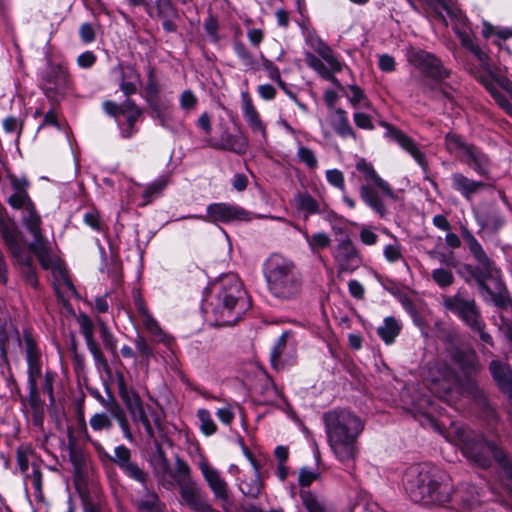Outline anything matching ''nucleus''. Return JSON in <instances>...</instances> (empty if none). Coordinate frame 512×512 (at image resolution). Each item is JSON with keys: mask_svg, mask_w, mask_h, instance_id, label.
Returning a JSON list of instances; mask_svg holds the SVG:
<instances>
[{"mask_svg": "<svg viewBox=\"0 0 512 512\" xmlns=\"http://www.w3.org/2000/svg\"><path fill=\"white\" fill-rule=\"evenodd\" d=\"M451 360L466 376L465 381L461 382L446 362L435 361L429 365L426 376L430 391L450 405L455 404L464 394L478 397L481 392L470 378L479 370L476 354L473 351L456 350Z\"/></svg>", "mask_w": 512, "mask_h": 512, "instance_id": "nucleus-1", "label": "nucleus"}, {"mask_svg": "<svg viewBox=\"0 0 512 512\" xmlns=\"http://www.w3.org/2000/svg\"><path fill=\"white\" fill-rule=\"evenodd\" d=\"M9 179L13 193L8 197V203L13 209L22 211L23 223L34 238L30 244V250L37 256L43 269H50L55 278H59L71 293L76 294V289L66 270L61 263L52 258L49 243L41 234V217L28 195V181L26 178H19L15 175H10Z\"/></svg>", "mask_w": 512, "mask_h": 512, "instance_id": "nucleus-2", "label": "nucleus"}, {"mask_svg": "<svg viewBox=\"0 0 512 512\" xmlns=\"http://www.w3.org/2000/svg\"><path fill=\"white\" fill-rule=\"evenodd\" d=\"M322 420L334 457L346 469H353L360 451L358 439L364 431V421L351 410L344 408L323 413Z\"/></svg>", "mask_w": 512, "mask_h": 512, "instance_id": "nucleus-3", "label": "nucleus"}, {"mask_svg": "<svg viewBox=\"0 0 512 512\" xmlns=\"http://www.w3.org/2000/svg\"><path fill=\"white\" fill-rule=\"evenodd\" d=\"M445 438L458 446L469 461L481 467H488L493 457L501 466L504 485L512 493V463L494 443L486 441L483 435L455 423L446 431Z\"/></svg>", "mask_w": 512, "mask_h": 512, "instance_id": "nucleus-4", "label": "nucleus"}, {"mask_svg": "<svg viewBox=\"0 0 512 512\" xmlns=\"http://www.w3.org/2000/svg\"><path fill=\"white\" fill-rule=\"evenodd\" d=\"M404 487L412 501L424 505L448 503L453 490L449 478L427 463L414 464L406 470Z\"/></svg>", "mask_w": 512, "mask_h": 512, "instance_id": "nucleus-5", "label": "nucleus"}, {"mask_svg": "<svg viewBox=\"0 0 512 512\" xmlns=\"http://www.w3.org/2000/svg\"><path fill=\"white\" fill-rule=\"evenodd\" d=\"M461 234L469 251L480 266L474 273L479 289L489 295L490 300L496 307L507 309L512 305V298L500 269L488 257L482 245L470 230L462 227Z\"/></svg>", "mask_w": 512, "mask_h": 512, "instance_id": "nucleus-6", "label": "nucleus"}, {"mask_svg": "<svg viewBox=\"0 0 512 512\" xmlns=\"http://www.w3.org/2000/svg\"><path fill=\"white\" fill-rule=\"evenodd\" d=\"M263 275L268 290L276 298L292 300L302 291V275L296 264L280 253H273L264 261Z\"/></svg>", "mask_w": 512, "mask_h": 512, "instance_id": "nucleus-7", "label": "nucleus"}, {"mask_svg": "<svg viewBox=\"0 0 512 512\" xmlns=\"http://www.w3.org/2000/svg\"><path fill=\"white\" fill-rule=\"evenodd\" d=\"M216 313L222 325H234L250 308V301L237 275L223 276L217 284Z\"/></svg>", "mask_w": 512, "mask_h": 512, "instance_id": "nucleus-8", "label": "nucleus"}, {"mask_svg": "<svg viewBox=\"0 0 512 512\" xmlns=\"http://www.w3.org/2000/svg\"><path fill=\"white\" fill-rule=\"evenodd\" d=\"M356 169L363 175L365 181L359 189L362 201L380 218H386L388 210L384 199L389 198L396 200L397 195L390 184L382 179L374 167L365 159L362 158L357 161Z\"/></svg>", "mask_w": 512, "mask_h": 512, "instance_id": "nucleus-9", "label": "nucleus"}, {"mask_svg": "<svg viewBox=\"0 0 512 512\" xmlns=\"http://www.w3.org/2000/svg\"><path fill=\"white\" fill-rule=\"evenodd\" d=\"M441 299L446 312L457 316L467 327L477 333L483 342L494 345L492 336L485 331L486 323L473 296L465 290H458L453 295H442Z\"/></svg>", "mask_w": 512, "mask_h": 512, "instance_id": "nucleus-10", "label": "nucleus"}, {"mask_svg": "<svg viewBox=\"0 0 512 512\" xmlns=\"http://www.w3.org/2000/svg\"><path fill=\"white\" fill-rule=\"evenodd\" d=\"M173 482L179 487L181 505L193 512H218L209 502L207 494L192 479L189 465L180 458L175 462Z\"/></svg>", "mask_w": 512, "mask_h": 512, "instance_id": "nucleus-11", "label": "nucleus"}, {"mask_svg": "<svg viewBox=\"0 0 512 512\" xmlns=\"http://www.w3.org/2000/svg\"><path fill=\"white\" fill-rule=\"evenodd\" d=\"M0 235L3 242L14 258L15 262L20 265L21 272L25 282L33 288L38 286V279L32 266L31 259L25 255L21 242L19 230L14 220L8 217L6 210L0 206Z\"/></svg>", "mask_w": 512, "mask_h": 512, "instance_id": "nucleus-12", "label": "nucleus"}, {"mask_svg": "<svg viewBox=\"0 0 512 512\" xmlns=\"http://www.w3.org/2000/svg\"><path fill=\"white\" fill-rule=\"evenodd\" d=\"M455 33L460 39L462 46L468 49L479 61L482 67V72L475 74V78L488 90V92L491 95L496 93V91H498V86L505 90H509L510 81L506 77L496 75L492 72L489 55L474 42L470 29L461 30L459 27H455Z\"/></svg>", "mask_w": 512, "mask_h": 512, "instance_id": "nucleus-13", "label": "nucleus"}, {"mask_svg": "<svg viewBox=\"0 0 512 512\" xmlns=\"http://www.w3.org/2000/svg\"><path fill=\"white\" fill-rule=\"evenodd\" d=\"M125 69L122 63H118L110 70L109 80L111 83L119 86L126 99L121 103L112 100L103 102L104 112L116 121L124 138L128 136L127 128L125 127V124L128 123V82Z\"/></svg>", "mask_w": 512, "mask_h": 512, "instance_id": "nucleus-14", "label": "nucleus"}, {"mask_svg": "<svg viewBox=\"0 0 512 512\" xmlns=\"http://www.w3.org/2000/svg\"><path fill=\"white\" fill-rule=\"evenodd\" d=\"M408 62L418 68L425 76L441 81L449 76L441 60L430 52L418 48L407 51Z\"/></svg>", "mask_w": 512, "mask_h": 512, "instance_id": "nucleus-15", "label": "nucleus"}, {"mask_svg": "<svg viewBox=\"0 0 512 512\" xmlns=\"http://www.w3.org/2000/svg\"><path fill=\"white\" fill-rule=\"evenodd\" d=\"M332 256L337 266L338 273H352L357 270L363 262L360 251L348 237L338 241L332 250Z\"/></svg>", "mask_w": 512, "mask_h": 512, "instance_id": "nucleus-16", "label": "nucleus"}, {"mask_svg": "<svg viewBox=\"0 0 512 512\" xmlns=\"http://www.w3.org/2000/svg\"><path fill=\"white\" fill-rule=\"evenodd\" d=\"M202 477L213 494L215 502L219 503L224 509L229 505L228 483L221 475L220 471L214 468L206 459L198 463Z\"/></svg>", "mask_w": 512, "mask_h": 512, "instance_id": "nucleus-17", "label": "nucleus"}, {"mask_svg": "<svg viewBox=\"0 0 512 512\" xmlns=\"http://www.w3.org/2000/svg\"><path fill=\"white\" fill-rule=\"evenodd\" d=\"M201 220H208L212 222H250L253 219L252 213L245 209L226 203H213L207 207V218L204 216H193Z\"/></svg>", "mask_w": 512, "mask_h": 512, "instance_id": "nucleus-18", "label": "nucleus"}, {"mask_svg": "<svg viewBox=\"0 0 512 512\" xmlns=\"http://www.w3.org/2000/svg\"><path fill=\"white\" fill-rule=\"evenodd\" d=\"M429 6L433 9L436 18L445 25H448L447 16L454 31L455 27H459L461 30L470 29L467 17L452 0H430Z\"/></svg>", "mask_w": 512, "mask_h": 512, "instance_id": "nucleus-19", "label": "nucleus"}, {"mask_svg": "<svg viewBox=\"0 0 512 512\" xmlns=\"http://www.w3.org/2000/svg\"><path fill=\"white\" fill-rule=\"evenodd\" d=\"M80 332L83 335L87 348L93 356L95 366L98 370L108 371L109 366L100 347L94 340V324L92 320L85 314L79 316L78 319Z\"/></svg>", "mask_w": 512, "mask_h": 512, "instance_id": "nucleus-20", "label": "nucleus"}, {"mask_svg": "<svg viewBox=\"0 0 512 512\" xmlns=\"http://www.w3.org/2000/svg\"><path fill=\"white\" fill-rule=\"evenodd\" d=\"M150 464L162 486L171 489L174 486L173 472L162 447L156 440L155 451L150 456Z\"/></svg>", "mask_w": 512, "mask_h": 512, "instance_id": "nucleus-21", "label": "nucleus"}, {"mask_svg": "<svg viewBox=\"0 0 512 512\" xmlns=\"http://www.w3.org/2000/svg\"><path fill=\"white\" fill-rule=\"evenodd\" d=\"M134 304L136 306L139 320L145 329L156 341L168 342V336L162 331L157 321L150 315L146 308L139 290L133 291Z\"/></svg>", "mask_w": 512, "mask_h": 512, "instance_id": "nucleus-22", "label": "nucleus"}, {"mask_svg": "<svg viewBox=\"0 0 512 512\" xmlns=\"http://www.w3.org/2000/svg\"><path fill=\"white\" fill-rule=\"evenodd\" d=\"M49 89L56 93H64L72 85V79L65 63L49 64V70L44 77Z\"/></svg>", "mask_w": 512, "mask_h": 512, "instance_id": "nucleus-23", "label": "nucleus"}, {"mask_svg": "<svg viewBox=\"0 0 512 512\" xmlns=\"http://www.w3.org/2000/svg\"><path fill=\"white\" fill-rule=\"evenodd\" d=\"M241 108L243 116L253 133H259L263 140L267 139V127L261 119L259 112L253 104L248 92L241 94Z\"/></svg>", "mask_w": 512, "mask_h": 512, "instance_id": "nucleus-24", "label": "nucleus"}, {"mask_svg": "<svg viewBox=\"0 0 512 512\" xmlns=\"http://www.w3.org/2000/svg\"><path fill=\"white\" fill-rule=\"evenodd\" d=\"M387 133L389 137L407 151L424 170L427 169L428 163L425 154L419 149L418 145L411 137L394 127H389Z\"/></svg>", "mask_w": 512, "mask_h": 512, "instance_id": "nucleus-25", "label": "nucleus"}, {"mask_svg": "<svg viewBox=\"0 0 512 512\" xmlns=\"http://www.w3.org/2000/svg\"><path fill=\"white\" fill-rule=\"evenodd\" d=\"M482 35L485 39H492V43L500 50L512 54V47L508 44V41L512 40L511 27L494 26L489 22H484Z\"/></svg>", "mask_w": 512, "mask_h": 512, "instance_id": "nucleus-26", "label": "nucleus"}, {"mask_svg": "<svg viewBox=\"0 0 512 512\" xmlns=\"http://www.w3.org/2000/svg\"><path fill=\"white\" fill-rule=\"evenodd\" d=\"M451 186L466 200L471 201L474 195L481 192L487 185L482 181L470 179L460 172H455L451 175Z\"/></svg>", "mask_w": 512, "mask_h": 512, "instance_id": "nucleus-27", "label": "nucleus"}, {"mask_svg": "<svg viewBox=\"0 0 512 512\" xmlns=\"http://www.w3.org/2000/svg\"><path fill=\"white\" fill-rule=\"evenodd\" d=\"M130 414H132V417L135 422H140L143 427L145 428V431L149 438L155 439V429L154 426L157 428L158 432H162V429L160 427V423L158 420L154 421V424L151 423L149 420L144 406L139 398V396L135 393L130 392Z\"/></svg>", "mask_w": 512, "mask_h": 512, "instance_id": "nucleus-28", "label": "nucleus"}, {"mask_svg": "<svg viewBox=\"0 0 512 512\" xmlns=\"http://www.w3.org/2000/svg\"><path fill=\"white\" fill-rule=\"evenodd\" d=\"M461 162L473 169L480 176H488L490 172L489 157L475 145H471L464 156H461Z\"/></svg>", "mask_w": 512, "mask_h": 512, "instance_id": "nucleus-29", "label": "nucleus"}, {"mask_svg": "<svg viewBox=\"0 0 512 512\" xmlns=\"http://www.w3.org/2000/svg\"><path fill=\"white\" fill-rule=\"evenodd\" d=\"M311 47L318 54V58L325 64L327 71H342L345 64L334 53L332 48L322 39L311 40Z\"/></svg>", "mask_w": 512, "mask_h": 512, "instance_id": "nucleus-30", "label": "nucleus"}, {"mask_svg": "<svg viewBox=\"0 0 512 512\" xmlns=\"http://www.w3.org/2000/svg\"><path fill=\"white\" fill-rule=\"evenodd\" d=\"M211 146L241 155L245 154L248 149V139L241 131L231 134L225 130L222 132L219 141L211 143Z\"/></svg>", "mask_w": 512, "mask_h": 512, "instance_id": "nucleus-31", "label": "nucleus"}, {"mask_svg": "<svg viewBox=\"0 0 512 512\" xmlns=\"http://www.w3.org/2000/svg\"><path fill=\"white\" fill-rule=\"evenodd\" d=\"M489 370L500 390L512 397V369L509 365L499 360H493L489 365Z\"/></svg>", "mask_w": 512, "mask_h": 512, "instance_id": "nucleus-32", "label": "nucleus"}, {"mask_svg": "<svg viewBox=\"0 0 512 512\" xmlns=\"http://www.w3.org/2000/svg\"><path fill=\"white\" fill-rule=\"evenodd\" d=\"M292 334L284 332L279 337L271 352V362L275 368H279L283 358H291L295 353V344L291 341Z\"/></svg>", "mask_w": 512, "mask_h": 512, "instance_id": "nucleus-33", "label": "nucleus"}, {"mask_svg": "<svg viewBox=\"0 0 512 512\" xmlns=\"http://www.w3.org/2000/svg\"><path fill=\"white\" fill-rule=\"evenodd\" d=\"M331 125L341 138L356 139V133L349 122L348 115L342 108L335 109L331 119Z\"/></svg>", "mask_w": 512, "mask_h": 512, "instance_id": "nucleus-34", "label": "nucleus"}, {"mask_svg": "<svg viewBox=\"0 0 512 512\" xmlns=\"http://www.w3.org/2000/svg\"><path fill=\"white\" fill-rule=\"evenodd\" d=\"M294 205L297 211L304 213L307 219L310 215L321 212L320 204L307 192H299L294 196Z\"/></svg>", "mask_w": 512, "mask_h": 512, "instance_id": "nucleus-35", "label": "nucleus"}, {"mask_svg": "<svg viewBox=\"0 0 512 512\" xmlns=\"http://www.w3.org/2000/svg\"><path fill=\"white\" fill-rule=\"evenodd\" d=\"M305 61L307 65L316 73H318L323 79L330 81L335 86L345 91L346 88H344L340 84L339 80L334 76L335 73H339L340 71H327L325 64L313 53H306Z\"/></svg>", "mask_w": 512, "mask_h": 512, "instance_id": "nucleus-36", "label": "nucleus"}, {"mask_svg": "<svg viewBox=\"0 0 512 512\" xmlns=\"http://www.w3.org/2000/svg\"><path fill=\"white\" fill-rule=\"evenodd\" d=\"M344 95L348 98V101L354 109L372 108V104L366 96L365 92L357 85H348L344 91Z\"/></svg>", "mask_w": 512, "mask_h": 512, "instance_id": "nucleus-37", "label": "nucleus"}, {"mask_svg": "<svg viewBox=\"0 0 512 512\" xmlns=\"http://www.w3.org/2000/svg\"><path fill=\"white\" fill-rule=\"evenodd\" d=\"M28 390H29L28 401H29V405L33 411V423L36 426L42 425L43 417H44L45 403L40 398L38 386H34L32 384L31 387H28Z\"/></svg>", "mask_w": 512, "mask_h": 512, "instance_id": "nucleus-38", "label": "nucleus"}, {"mask_svg": "<svg viewBox=\"0 0 512 512\" xmlns=\"http://www.w3.org/2000/svg\"><path fill=\"white\" fill-rule=\"evenodd\" d=\"M297 229L303 235L304 239L308 244V247L313 253H316L322 249L327 248L331 243L330 236L324 232H317L310 235L305 229Z\"/></svg>", "mask_w": 512, "mask_h": 512, "instance_id": "nucleus-39", "label": "nucleus"}, {"mask_svg": "<svg viewBox=\"0 0 512 512\" xmlns=\"http://www.w3.org/2000/svg\"><path fill=\"white\" fill-rule=\"evenodd\" d=\"M93 444L102 457H106L110 461L116 463L125 474L128 473V448L124 445H119L115 448L114 455H110L103 451V448L98 443Z\"/></svg>", "mask_w": 512, "mask_h": 512, "instance_id": "nucleus-40", "label": "nucleus"}, {"mask_svg": "<svg viewBox=\"0 0 512 512\" xmlns=\"http://www.w3.org/2000/svg\"><path fill=\"white\" fill-rule=\"evenodd\" d=\"M401 326L393 317H386L383 325L377 329L378 335L386 343L391 344L400 333Z\"/></svg>", "mask_w": 512, "mask_h": 512, "instance_id": "nucleus-41", "label": "nucleus"}, {"mask_svg": "<svg viewBox=\"0 0 512 512\" xmlns=\"http://www.w3.org/2000/svg\"><path fill=\"white\" fill-rule=\"evenodd\" d=\"M472 144H468L463 141L461 136L455 134V133H448L445 136V148L450 153L455 155L456 157L461 160V156H464L466 153V150L470 148Z\"/></svg>", "mask_w": 512, "mask_h": 512, "instance_id": "nucleus-42", "label": "nucleus"}, {"mask_svg": "<svg viewBox=\"0 0 512 512\" xmlns=\"http://www.w3.org/2000/svg\"><path fill=\"white\" fill-rule=\"evenodd\" d=\"M384 234L390 236L392 241L384 246L383 255L387 262L396 263L403 259V247L400 241L392 235L387 229H384Z\"/></svg>", "mask_w": 512, "mask_h": 512, "instance_id": "nucleus-43", "label": "nucleus"}, {"mask_svg": "<svg viewBox=\"0 0 512 512\" xmlns=\"http://www.w3.org/2000/svg\"><path fill=\"white\" fill-rule=\"evenodd\" d=\"M168 184L166 177H161L152 182L143 192L139 205L145 206L151 203L155 198H158Z\"/></svg>", "mask_w": 512, "mask_h": 512, "instance_id": "nucleus-44", "label": "nucleus"}, {"mask_svg": "<svg viewBox=\"0 0 512 512\" xmlns=\"http://www.w3.org/2000/svg\"><path fill=\"white\" fill-rule=\"evenodd\" d=\"M138 512H165V504L155 492H147L138 501Z\"/></svg>", "mask_w": 512, "mask_h": 512, "instance_id": "nucleus-45", "label": "nucleus"}, {"mask_svg": "<svg viewBox=\"0 0 512 512\" xmlns=\"http://www.w3.org/2000/svg\"><path fill=\"white\" fill-rule=\"evenodd\" d=\"M16 462L19 472L23 475L29 469L30 458L33 455V449L30 445L21 444L16 449Z\"/></svg>", "mask_w": 512, "mask_h": 512, "instance_id": "nucleus-46", "label": "nucleus"}, {"mask_svg": "<svg viewBox=\"0 0 512 512\" xmlns=\"http://www.w3.org/2000/svg\"><path fill=\"white\" fill-rule=\"evenodd\" d=\"M22 340L25 348L26 360L41 359V351L38 347L37 340L29 330H24Z\"/></svg>", "mask_w": 512, "mask_h": 512, "instance_id": "nucleus-47", "label": "nucleus"}, {"mask_svg": "<svg viewBox=\"0 0 512 512\" xmlns=\"http://www.w3.org/2000/svg\"><path fill=\"white\" fill-rule=\"evenodd\" d=\"M107 409L111 416L118 421L124 437L128 438V422L123 408L116 401L112 400L107 404Z\"/></svg>", "mask_w": 512, "mask_h": 512, "instance_id": "nucleus-48", "label": "nucleus"}, {"mask_svg": "<svg viewBox=\"0 0 512 512\" xmlns=\"http://www.w3.org/2000/svg\"><path fill=\"white\" fill-rule=\"evenodd\" d=\"M197 417L200 422V430L206 436H211L216 433L217 425L213 421L210 412L206 409H199Z\"/></svg>", "mask_w": 512, "mask_h": 512, "instance_id": "nucleus-49", "label": "nucleus"}, {"mask_svg": "<svg viewBox=\"0 0 512 512\" xmlns=\"http://www.w3.org/2000/svg\"><path fill=\"white\" fill-rule=\"evenodd\" d=\"M234 52L242 64L248 68H255L257 61L242 42L234 43Z\"/></svg>", "mask_w": 512, "mask_h": 512, "instance_id": "nucleus-50", "label": "nucleus"}, {"mask_svg": "<svg viewBox=\"0 0 512 512\" xmlns=\"http://www.w3.org/2000/svg\"><path fill=\"white\" fill-rule=\"evenodd\" d=\"M433 281L441 288H446L454 283V275L450 270L438 268L432 271Z\"/></svg>", "mask_w": 512, "mask_h": 512, "instance_id": "nucleus-51", "label": "nucleus"}, {"mask_svg": "<svg viewBox=\"0 0 512 512\" xmlns=\"http://www.w3.org/2000/svg\"><path fill=\"white\" fill-rule=\"evenodd\" d=\"M299 161L305 164L309 169H315L318 166V160L315 153L308 147L300 146L297 150Z\"/></svg>", "mask_w": 512, "mask_h": 512, "instance_id": "nucleus-52", "label": "nucleus"}, {"mask_svg": "<svg viewBox=\"0 0 512 512\" xmlns=\"http://www.w3.org/2000/svg\"><path fill=\"white\" fill-rule=\"evenodd\" d=\"M26 361H27V366H28L27 367L28 387H31L32 384L34 386H37V380L41 375V359H33V360H26Z\"/></svg>", "mask_w": 512, "mask_h": 512, "instance_id": "nucleus-53", "label": "nucleus"}, {"mask_svg": "<svg viewBox=\"0 0 512 512\" xmlns=\"http://www.w3.org/2000/svg\"><path fill=\"white\" fill-rule=\"evenodd\" d=\"M57 377V374L51 370H47L44 375V381L42 385V391L47 394L49 398L50 405L55 404V396H54V382Z\"/></svg>", "mask_w": 512, "mask_h": 512, "instance_id": "nucleus-54", "label": "nucleus"}, {"mask_svg": "<svg viewBox=\"0 0 512 512\" xmlns=\"http://www.w3.org/2000/svg\"><path fill=\"white\" fill-rule=\"evenodd\" d=\"M262 66L267 71L271 80L275 81L280 88H285V82L281 78L280 71L270 60L262 56Z\"/></svg>", "mask_w": 512, "mask_h": 512, "instance_id": "nucleus-55", "label": "nucleus"}, {"mask_svg": "<svg viewBox=\"0 0 512 512\" xmlns=\"http://www.w3.org/2000/svg\"><path fill=\"white\" fill-rule=\"evenodd\" d=\"M326 180L327 182L342 192H345V181L343 173L338 169H329L326 171Z\"/></svg>", "mask_w": 512, "mask_h": 512, "instance_id": "nucleus-56", "label": "nucleus"}, {"mask_svg": "<svg viewBox=\"0 0 512 512\" xmlns=\"http://www.w3.org/2000/svg\"><path fill=\"white\" fill-rule=\"evenodd\" d=\"M23 477L25 483L27 482V480H31L35 492L42 491V472L40 471L39 467L36 464L32 463L31 474H28L26 472L25 474H23Z\"/></svg>", "mask_w": 512, "mask_h": 512, "instance_id": "nucleus-57", "label": "nucleus"}, {"mask_svg": "<svg viewBox=\"0 0 512 512\" xmlns=\"http://www.w3.org/2000/svg\"><path fill=\"white\" fill-rule=\"evenodd\" d=\"M198 99L191 90H185L181 93L179 98L180 107L185 111H190L196 108Z\"/></svg>", "mask_w": 512, "mask_h": 512, "instance_id": "nucleus-58", "label": "nucleus"}, {"mask_svg": "<svg viewBox=\"0 0 512 512\" xmlns=\"http://www.w3.org/2000/svg\"><path fill=\"white\" fill-rule=\"evenodd\" d=\"M84 222L95 231L103 230V221L96 210L88 211L84 214Z\"/></svg>", "mask_w": 512, "mask_h": 512, "instance_id": "nucleus-59", "label": "nucleus"}, {"mask_svg": "<svg viewBox=\"0 0 512 512\" xmlns=\"http://www.w3.org/2000/svg\"><path fill=\"white\" fill-rule=\"evenodd\" d=\"M22 126H23L22 122L14 116H9V117L5 118L3 121V128H4L5 132L17 134L16 142H18V139L20 137V134L22 131Z\"/></svg>", "mask_w": 512, "mask_h": 512, "instance_id": "nucleus-60", "label": "nucleus"}, {"mask_svg": "<svg viewBox=\"0 0 512 512\" xmlns=\"http://www.w3.org/2000/svg\"><path fill=\"white\" fill-rule=\"evenodd\" d=\"M90 426L95 431H100L102 429H108L111 426V423L107 416L104 413H96L90 418Z\"/></svg>", "mask_w": 512, "mask_h": 512, "instance_id": "nucleus-61", "label": "nucleus"}, {"mask_svg": "<svg viewBox=\"0 0 512 512\" xmlns=\"http://www.w3.org/2000/svg\"><path fill=\"white\" fill-rule=\"evenodd\" d=\"M69 458L75 470L82 469L85 464V455L79 448L71 447L69 449Z\"/></svg>", "mask_w": 512, "mask_h": 512, "instance_id": "nucleus-62", "label": "nucleus"}, {"mask_svg": "<svg viewBox=\"0 0 512 512\" xmlns=\"http://www.w3.org/2000/svg\"><path fill=\"white\" fill-rule=\"evenodd\" d=\"M112 491L119 512H126V493L124 487L112 485Z\"/></svg>", "mask_w": 512, "mask_h": 512, "instance_id": "nucleus-63", "label": "nucleus"}, {"mask_svg": "<svg viewBox=\"0 0 512 512\" xmlns=\"http://www.w3.org/2000/svg\"><path fill=\"white\" fill-rule=\"evenodd\" d=\"M97 57L92 51H85L77 57V65L82 69H89L96 63Z\"/></svg>", "mask_w": 512, "mask_h": 512, "instance_id": "nucleus-64", "label": "nucleus"}]
</instances>
